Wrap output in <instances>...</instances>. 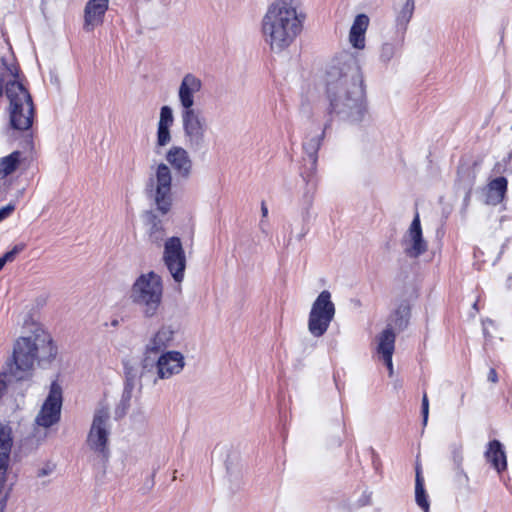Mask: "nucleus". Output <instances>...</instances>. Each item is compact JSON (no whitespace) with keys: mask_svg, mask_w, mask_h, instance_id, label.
<instances>
[{"mask_svg":"<svg viewBox=\"0 0 512 512\" xmlns=\"http://www.w3.org/2000/svg\"><path fill=\"white\" fill-rule=\"evenodd\" d=\"M326 94L330 114L352 124L365 120L368 110L363 75L353 57L348 56L340 65L329 69Z\"/></svg>","mask_w":512,"mask_h":512,"instance_id":"1","label":"nucleus"},{"mask_svg":"<svg viewBox=\"0 0 512 512\" xmlns=\"http://www.w3.org/2000/svg\"><path fill=\"white\" fill-rule=\"evenodd\" d=\"M299 9V0H275L268 6L261 31L273 52L284 51L301 33L305 15Z\"/></svg>","mask_w":512,"mask_h":512,"instance_id":"2","label":"nucleus"},{"mask_svg":"<svg viewBox=\"0 0 512 512\" xmlns=\"http://www.w3.org/2000/svg\"><path fill=\"white\" fill-rule=\"evenodd\" d=\"M32 377V342L29 337L19 338L13 350V361L0 373V400L8 389H29Z\"/></svg>","mask_w":512,"mask_h":512,"instance_id":"3","label":"nucleus"},{"mask_svg":"<svg viewBox=\"0 0 512 512\" xmlns=\"http://www.w3.org/2000/svg\"><path fill=\"white\" fill-rule=\"evenodd\" d=\"M163 286L161 277L154 272L140 275L130 291L131 301L141 308L146 318L154 317L162 303Z\"/></svg>","mask_w":512,"mask_h":512,"instance_id":"4","label":"nucleus"},{"mask_svg":"<svg viewBox=\"0 0 512 512\" xmlns=\"http://www.w3.org/2000/svg\"><path fill=\"white\" fill-rule=\"evenodd\" d=\"M10 101V124L14 130L25 131L32 126V99L29 92L17 81L6 85Z\"/></svg>","mask_w":512,"mask_h":512,"instance_id":"5","label":"nucleus"},{"mask_svg":"<svg viewBox=\"0 0 512 512\" xmlns=\"http://www.w3.org/2000/svg\"><path fill=\"white\" fill-rule=\"evenodd\" d=\"M109 435L110 411L108 407L100 406L94 412L86 444L104 461H107L110 455L108 448Z\"/></svg>","mask_w":512,"mask_h":512,"instance_id":"6","label":"nucleus"},{"mask_svg":"<svg viewBox=\"0 0 512 512\" xmlns=\"http://www.w3.org/2000/svg\"><path fill=\"white\" fill-rule=\"evenodd\" d=\"M336 313L335 304L331 299V293L323 290L312 304L308 317V330L314 337L323 336Z\"/></svg>","mask_w":512,"mask_h":512,"instance_id":"7","label":"nucleus"},{"mask_svg":"<svg viewBox=\"0 0 512 512\" xmlns=\"http://www.w3.org/2000/svg\"><path fill=\"white\" fill-rule=\"evenodd\" d=\"M185 145L194 153L206 148L208 123L200 110L181 113Z\"/></svg>","mask_w":512,"mask_h":512,"instance_id":"8","label":"nucleus"},{"mask_svg":"<svg viewBox=\"0 0 512 512\" xmlns=\"http://www.w3.org/2000/svg\"><path fill=\"white\" fill-rule=\"evenodd\" d=\"M62 403V387L57 380H53L50 384L49 393L34 420L37 426L50 428L57 424L61 418Z\"/></svg>","mask_w":512,"mask_h":512,"instance_id":"9","label":"nucleus"},{"mask_svg":"<svg viewBox=\"0 0 512 512\" xmlns=\"http://www.w3.org/2000/svg\"><path fill=\"white\" fill-rule=\"evenodd\" d=\"M174 331L168 326H162L145 346L143 359L141 361V377L147 373L154 371V360L162 353H165L166 349L170 346L173 341Z\"/></svg>","mask_w":512,"mask_h":512,"instance_id":"10","label":"nucleus"},{"mask_svg":"<svg viewBox=\"0 0 512 512\" xmlns=\"http://www.w3.org/2000/svg\"><path fill=\"white\" fill-rule=\"evenodd\" d=\"M58 355V347L42 324L34 322V362L38 367L49 368Z\"/></svg>","mask_w":512,"mask_h":512,"instance_id":"11","label":"nucleus"},{"mask_svg":"<svg viewBox=\"0 0 512 512\" xmlns=\"http://www.w3.org/2000/svg\"><path fill=\"white\" fill-rule=\"evenodd\" d=\"M172 175L168 165L161 163L157 166L155 179H150L151 192H154V200L158 210L166 214L172 204L171 194Z\"/></svg>","mask_w":512,"mask_h":512,"instance_id":"12","label":"nucleus"},{"mask_svg":"<svg viewBox=\"0 0 512 512\" xmlns=\"http://www.w3.org/2000/svg\"><path fill=\"white\" fill-rule=\"evenodd\" d=\"M185 366L184 356L178 351H166L154 360V371L147 373V377L157 383L159 379H169L179 374Z\"/></svg>","mask_w":512,"mask_h":512,"instance_id":"13","label":"nucleus"},{"mask_svg":"<svg viewBox=\"0 0 512 512\" xmlns=\"http://www.w3.org/2000/svg\"><path fill=\"white\" fill-rule=\"evenodd\" d=\"M163 261L173 279L181 282L186 268V256L180 238L171 237L165 241Z\"/></svg>","mask_w":512,"mask_h":512,"instance_id":"14","label":"nucleus"},{"mask_svg":"<svg viewBox=\"0 0 512 512\" xmlns=\"http://www.w3.org/2000/svg\"><path fill=\"white\" fill-rule=\"evenodd\" d=\"M324 136V131L320 135H316L311 137L310 139H306L303 142V151L305 153V157H303V169L301 171V176L306 181L309 189L315 190L316 182L314 181V175L316 173L317 160H318V150L321 146V140Z\"/></svg>","mask_w":512,"mask_h":512,"instance_id":"15","label":"nucleus"},{"mask_svg":"<svg viewBox=\"0 0 512 512\" xmlns=\"http://www.w3.org/2000/svg\"><path fill=\"white\" fill-rule=\"evenodd\" d=\"M401 244L404 248V253L409 258H418L428 249L427 242L423 238L420 216L417 211L409 229L402 238Z\"/></svg>","mask_w":512,"mask_h":512,"instance_id":"16","label":"nucleus"},{"mask_svg":"<svg viewBox=\"0 0 512 512\" xmlns=\"http://www.w3.org/2000/svg\"><path fill=\"white\" fill-rule=\"evenodd\" d=\"M202 89V81L192 73L183 76L178 89V99L181 106V113L196 111L195 95Z\"/></svg>","mask_w":512,"mask_h":512,"instance_id":"17","label":"nucleus"},{"mask_svg":"<svg viewBox=\"0 0 512 512\" xmlns=\"http://www.w3.org/2000/svg\"><path fill=\"white\" fill-rule=\"evenodd\" d=\"M166 160L173 168L177 177L188 179L192 172V160L188 151L180 146H172L167 154Z\"/></svg>","mask_w":512,"mask_h":512,"instance_id":"18","label":"nucleus"},{"mask_svg":"<svg viewBox=\"0 0 512 512\" xmlns=\"http://www.w3.org/2000/svg\"><path fill=\"white\" fill-rule=\"evenodd\" d=\"M109 0H89L84 8L83 29L86 32L93 31L102 25L105 13L108 10Z\"/></svg>","mask_w":512,"mask_h":512,"instance_id":"19","label":"nucleus"},{"mask_svg":"<svg viewBox=\"0 0 512 512\" xmlns=\"http://www.w3.org/2000/svg\"><path fill=\"white\" fill-rule=\"evenodd\" d=\"M396 335L391 328H386L377 337V353L387 366L389 375L393 374L392 356L395 349Z\"/></svg>","mask_w":512,"mask_h":512,"instance_id":"20","label":"nucleus"},{"mask_svg":"<svg viewBox=\"0 0 512 512\" xmlns=\"http://www.w3.org/2000/svg\"><path fill=\"white\" fill-rule=\"evenodd\" d=\"M174 123V116L171 107L163 106L160 109V117L157 126L156 144L159 147L168 145L171 141L170 128Z\"/></svg>","mask_w":512,"mask_h":512,"instance_id":"21","label":"nucleus"},{"mask_svg":"<svg viewBox=\"0 0 512 512\" xmlns=\"http://www.w3.org/2000/svg\"><path fill=\"white\" fill-rule=\"evenodd\" d=\"M369 17L366 14H358L349 32V41L356 49L365 47V33L369 26Z\"/></svg>","mask_w":512,"mask_h":512,"instance_id":"22","label":"nucleus"},{"mask_svg":"<svg viewBox=\"0 0 512 512\" xmlns=\"http://www.w3.org/2000/svg\"><path fill=\"white\" fill-rule=\"evenodd\" d=\"M485 458L498 473H501L507 468L506 454L503 445L498 440L489 442L485 452Z\"/></svg>","mask_w":512,"mask_h":512,"instance_id":"23","label":"nucleus"},{"mask_svg":"<svg viewBox=\"0 0 512 512\" xmlns=\"http://www.w3.org/2000/svg\"><path fill=\"white\" fill-rule=\"evenodd\" d=\"M411 316V305L408 300L401 301L390 316V324L387 328L403 331L407 328Z\"/></svg>","mask_w":512,"mask_h":512,"instance_id":"24","label":"nucleus"},{"mask_svg":"<svg viewBox=\"0 0 512 512\" xmlns=\"http://www.w3.org/2000/svg\"><path fill=\"white\" fill-rule=\"evenodd\" d=\"M507 184V179L503 176L493 179L488 184L486 203L493 206L500 204L505 197Z\"/></svg>","mask_w":512,"mask_h":512,"instance_id":"25","label":"nucleus"},{"mask_svg":"<svg viewBox=\"0 0 512 512\" xmlns=\"http://www.w3.org/2000/svg\"><path fill=\"white\" fill-rule=\"evenodd\" d=\"M23 157L20 151H14L10 155L0 159V179L12 174L22 163Z\"/></svg>","mask_w":512,"mask_h":512,"instance_id":"26","label":"nucleus"},{"mask_svg":"<svg viewBox=\"0 0 512 512\" xmlns=\"http://www.w3.org/2000/svg\"><path fill=\"white\" fill-rule=\"evenodd\" d=\"M415 501L417 505L424 511L429 512V501L428 495L424 488V479L421 474L420 466H416V477H415Z\"/></svg>","mask_w":512,"mask_h":512,"instance_id":"27","label":"nucleus"},{"mask_svg":"<svg viewBox=\"0 0 512 512\" xmlns=\"http://www.w3.org/2000/svg\"><path fill=\"white\" fill-rule=\"evenodd\" d=\"M149 222H150V230H149V238L151 242L160 246L161 242L164 239L165 232L162 227L161 221L157 219V217L153 214H149Z\"/></svg>","mask_w":512,"mask_h":512,"instance_id":"28","label":"nucleus"},{"mask_svg":"<svg viewBox=\"0 0 512 512\" xmlns=\"http://www.w3.org/2000/svg\"><path fill=\"white\" fill-rule=\"evenodd\" d=\"M414 11V0H406L401 12L397 16V26L400 27L403 32L406 30V26L412 18Z\"/></svg>","mask_w":512,"mask_h":512,"instance_id":"29","label":"nucleus"},{"mask_svg":"<svg viewBox=\"0 0 512 512\" xmlns=\"http://www.w3.org/2000/svg\"><path fill=\"white\" fill-rule=\"evenodd\" d=\"M52 295V289L47 286L38 287L34 297V309L40 310L44 308Z\"/></svg>","mask_w":512,"mask_h":512,"instance_id":"30","label":"nucleus"},{"mask_svg":"<svg viewBox=\"0 0 512 512\" xmlns=\"http://www.w3.org/2000/svg\"><path fill=\"white\" fill-rule=\"evenodd\" d=\"M452 460L455 465V469L457 470V474L459 476H462L465 478L466 481H468V477L466 473L464 472L462 468V461H463V455H462V449L461 446L454 445L452 448Z\"/></svg>","mask_w":512,"mask_h":512,"instance_id":"31","label":"nucleus"},{"mask_svg":"<svg viewBox=\"0 0 512 512\" xmlns=\"http://www.w3.org/2000/svg\"><path fill=\"white\" fill-rule=\"evenodd\" d=\"M397 51V45L393 43H384L380 51V59L383 62L390 61Z\"/></svg>","mask_w":512,"mask_h":512,"instance_id":"32","label":"nucleus"},{"mask_svg":"<svg viewBox=\"0 0 512 512\" xmlns=\"http://www.w3.org/2000/svg\"><path fill=\"white\" fill-rule=\"evenodd\" d=\"M132 391H133V383L131 381H126L124 390L121 397V406L123 408V413L128 409L130 400L132 398Z\"/></svg>","mask_w":512,"mask_h":512,"instance_id":"33","label":"nucleus"},{"mask_svg":"<svg viewBox=\"0 0 512 512\" xmlns=\"http://www.w3.org/2000/svg\"><path fill=\"white\" fill-rule=\"evenodd\" d=\"M22 249V246H15L11 251L6 252L2 257H0V271L7 262H12L15 259V256L22 251Z\"/></svg>","mask_w":512,"mask_h":512,"instance_id":"34","label":"nucleus"},{"mask_svg":"<svg viewBox=\"0 0 512 512\" xmlns=\"http://www.w3.org/2000/svg\"><path fill=\"white\" fill-rule=\"evenodd\" d=\"M421 410H422L421 412H422V416H423V425L425 426L427 424L428 415H429V401H428L426 392H424L423 397H422Z\"/></svg>","mask_w":512,"mask_h":512,"instance_id":"35","label":"nucleus"},{"mask_svg":"<svg viewBox=\"0 0 512 512\" xmlns=\"http://www.w3.org/2000/svg\"><path fill=\"white\" fill-rule=\"evenodd\" d=\"M372 503V492L369 490L363 491L362 495L357 501L359 507L371 505Z\"/></svg>","mask_w":512,"mask_h":512,"instance_id":"36","label":"nucleus"},{"mask_svg":"<svg viewBox=\"0 0 512 512\" xmlns=\"http://www.w3.org/2000/svg\"><path fill=\"white\" fill-rule=\"evenodd\" d=\"M55 470V464L51 462H47L42 468H39L37 471V477H45L50 475Z\"/></svg>","mask_w":512,"mask_h":512,"instance_id":"37","label":"nucleus"},{"mask_svg":"<svg viewBox=\"0 0 512 512\" xmlns=\"http://www.w3.org/2000/svg\"><path fill=\"white\" fill-rule=\"evenodd\" d=\"M48 436L47 428H35L34 427V441L42 442L44 441Z\"/></svg>","mask_w":512,"mask_h":512,"instance_id":"38","label":"nucleus"},{"mask_svg":"<svg viewBox=\"0 0 512 512\" xmlns=\"http://www.w3.org/2000/svg\"><path fill=\"white\" fill-rule=\"evenodd\" d=\"M13 210H14V206L11 204L2 207L0 209V221L7 218L12 213Z\"/></svg>","mask_w":512,"mask_h":512,"instance_id":"39","label":"nucleus"},{"mask_svg":"<svg viewBox=\"0 0 512 512\" xmlns=\"http://www.w3.org/2000/svg\"><path fill=\"white\" fill-rule=\"evenodd\" d=\"M488 380L492 383H496L498 381V375L494 368H491L488 373Z\"/></svg>","mask_w":512,"mask_h":512,"instance_id":"40","label":"nucleus"},{"mask_svg":"<svg viewBox=\"0 0 512 512\" xmlns=\"http://www.w3.org/2000/svg\"><path fill=\"white\" fill-rule=\"evenodd\" d=\"M261 213H262V217H266L268 215V208L264 202H262V204H261Z\"/></svg>","mask_w":512,"mask_h":512,"instance_id":"41","label":"nucleus"},{"mask_svg":"<svg viewBox=\"0 0 512 512\" xmlns=\"http://www.w3.org/2000/svg\"><path fill=\"white\" fill-rule=\"evenodd\" d=\"M471 186H472V180L469 182V186H468V190L466 192V195H465V201H469V198H470V194H471Z\"/></svg>","mask_w":512,"mask_h":512,"instance_id":"42","label":"nucleus"},{"mask_svg":"<svg viewBox=\"0 0 512 512\" xmlns=\"http://www.w3.org/2000/svg\"><path fill=\"white\" fill-rule=\"evenodd\" d=\"M473 308H474L475 310H478V301H476V302L473 304Z\"/></svg>","mask_w":512,"mask_h":512,"instance_id":"43","label":"nucleus"}]
</instances>
